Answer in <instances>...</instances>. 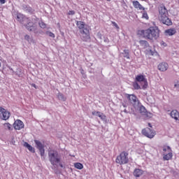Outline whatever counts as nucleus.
<instances>
[{
    "instance_id": "423d86ee",
    "label": "nucleus",
    "mask_w": 179,
    "mask_h": 179,
    "mask_svg": "<svg viewBox=\"0 0 179 179\" xmlns=\"http://www.w3.org/2000/svg\"><path fill=\"white\" fill-rule=\"evenodd\" d=\"M48 157L52 166H55L56 163H59L61 162V158L59 157V155H58V151L57 150L49 151Z\"/></svg>"
},
{
    "instance_id": "e433bc0d",
    "label": "nucleus",
    "mask_w": 179,
    "mask_h": 179,
    "mask_svg": "<svg viewBox=\"0 0 179 179\" xmlns=\"http://www.w3.org/2000/svg\"><path fill=\"white\" fill-rule=\"evenodd\" d=\"M148 127H150V128H152V124L150 123H148Z\"/></svg>"
},
{
    "instance_id": "cd10ccee",
    "label": "nucleus",
    "mask_w": 179,
    "mask_h": 179,
    "mask_svg": "<svg viewBox=\"0 0 179 179\" xmlns=\"http://www.w3.org/2000/svg\"><path fill=\"white\" fill-rule=\"evenodd\" d=\"M142 17H143L144 19H146V20H149V15H148V13L146 11H144L143 13Z\"/></svg>"
},
{
    "instance_id": "9d476101",
    "label": "nucleus",
    "mask_w": 179,
    "mask_h": 179,
    "mask_svg": "<svg viewBox=\"0 0 179 179\" xmlns=\"http://www.w3.org/2000/svg\"><path fill=\"white\" fill-rule=\"evenodd\" d=\"M34 142L41 153V157H44V155L45 154V150H44V145L38 140H35Z\"/></svg>"
},
{
    "instance_id": "6e6552de",
    "label": "nucleus",
    "mask_w": 179,
    "mask_h": 179,
    "mask_svg": "<svg viewBox=\"0 0 179 179\" xmlns=\"http://www.w3.org/2000/svg\"><path fill=\"white\" fill-rule=\"evenodd\" d=\"M10 117V113H9L6 109L0 107V120L6 121V120H9Z\"/></svg>"
},
{
    "instance_id": "473e14b6",
    "label": "nucleus",
    "mask_w": 179,
    "mask_h": 179,
    "mask_svg": "<svg viewBox=\"0 0 179 179\" xmlns=\"http://www.w3.org/2000/svg\"><path fill=\"white\" fill-rule=\"evenodd\" d=\"M6 3V0H0V3L1 4V5H3L4 3Z\"/></svg>"
},
{
    "instance_id": "7ed1b4c3",
    "label": "nucleus",
    "mask_w": 179,
    "mask_h": 179,
    "mask_svg": "<svg viewBox=\"0 0 179 179\" xmlns=\"http://www.w3.org/2000/svg\"><path fill=\"white\" fill-rule=\"evenodd\" d=\"M158 10V19L159 22H162L163 24H166V26H171L173 22H171V20L169 18V10H167L166 6L164 5H162L159 7Z\"/></svg>"
},
{
    "instance_id": "58836bf2",
    "label": "nucleus",
    "mask_w": 179,
    "mask_h": 179,
    "mask_svg": "<svg viewBox=\"0 0 179 179\" xmlns=\"http://www.w3.org/2000/svg\"><path fill=\"white\" fill-rule=\"evenodd\" d=\"M70 156H72L73 157H75V155H70Z\"/></svg>"
},
{
    "instance_id": "1a4fd4ad",
    "label": "nucleus",
    "mask_w": 179,
    "mask_h": 179,
    "mask_svg": "<svg viewBox=\"0 0 179 179\" xmlns=\"http://www.w3.org/2000/svg\"><path fill=\"white\" fill-rule=\"evenodd\" d=\"M142 134L144 135V136H146L147 138H150V139H152V138H155V135H156V133L153 131V130L150 129L149 127H146L142 130Z\"/></svg>"
},
{
    "instance_id": "a878e982",
    "label": "nucleus",
    "mask_w": 179,
    "mask_h": 179,
    "mask_svg": "<svg viewBox=\"0 0 179 179\" xmlns=\"http://www.w3.org/2000/svg\"><path fill=\"white\" fill-rule=\"evenodd\" d=\"M5 129H8V131H10L12 129V124L10 123H5L4 124Z\"/></svg>"
},
{
    "instance_id": "37998d69",
    "label": "nucleus",
    "mask_w": 179,
    "mask_h": 179,
    "mask_svg": "<svg viewBox=\"0 0 179 179\" xmlns=\"http://www.w3.org/2000/svg\"><path fill=\"white\" fill-rule=\"evenodd\" d=\"M0 179H1V178H0Z\"/></svg>"
},
{
    "instance_id": "6ab92c4d",
    "label": "nucleus",
    "mask_w": 179,
    "mask_h": 179,
    "mask_svg": "<svg viewBox=\"0 0 179 179\" xmlns=\"http://www.w3.org/2000/svg\"><path fill=\"white\" fill-rule=\"evenodd\" d=\"M24 146L25 148H27L28 150H29V152H31L32 153H34V152H36V150H34V148H33V146H31L27 142L24 143Z\"/></svg>"
},
{
    "instance_id": "4be33fe9",
    "label": "nucleus",
    "mask_w": 179,
    "mask_h": 179,
    "mask_svg": "<svg viewBox=\"0 0 179 179\" xmlns=\"http://www.w3.org/2000/svg\"><path fill=\"white\" fill-rule=\"evenodd\" d=\"M74 167L78 170H82L83 169V164L80 162H76L74 164Z\"/></svg>"
},
{
    "instance_id": "72a5a7b5",
    "label": "nucleus",
    "mask_w": 179,
    "mask_h": 179,
    "mask_svg": "<svg viewBox=\"0 0 179 179\" xmlns=\"http://www.w3.org/2000/svg\"><path fill=\"white\" fill-rule=\"evenodd\" d=\"M176 87H178L179 89V81H177L176 83L174 85Z\"/></svg>"
},
{
    "instance_id": "2eb2a0df",
    "label": "nucleus",
    "mask_w": 179,
    "mask_h": 179,
    "mask_svg": "<svg viewBox=\"0 0 179 179\" xmlns=\"http://www.w3.org/2000/svg\"><path fill=\"white\" fill-rule=\"evenodd\" d=\"M133 3V6L136 8V9H139L140 10H145V7L142 6L141 3H139V1H134L132 2Z\"/></svg>"
},
{
    "instance_id": "f257e3e1",
    "label": "nucleus",
    "mask_w": 179,
    "mask_h": 179,
    "mask_svg": "<svg viewBox=\"0 0 179 179\" xmlns=\"http://www.w3.org/2000/svg\"><path fill=\"white\" fill-rule=\"evenodd\" d=\"M138 36H141L146 40L153 41L157 40L160 36V30L157 27H150L146 29H141L138 31Z\"/></svg>"
},
{
    "instance_id": "20e7f679",
    "label": "nucleus",
    "mask_w": 179,
    "mask_h": 179,
    "mask_svg": "<svg viewBox=\"0 0 179 179\" xmlns=\"http://www.w3.org/2000/svg\"><path fill=\"white\" fill-rule=\"evenodd\" d=\"M76 26L78 29L80 30V34H82V40L83 41H85V43H87V41H90L91 37H90V31L89 29H87V26L83 21H77L76 22Z\"/></svg>"
},
{
    "instance_id": "b1692460",
    "label": "nucleus",
    "mask_w": 179,
    "mask_h": 179,
    "mask_svg": "<svg viewBox=\"0 0 179 179\" xmlns=\"http://www.w3.org/2000/svg\"><path fill=\"white\" fill-rule=\"evenodd\" d=\"M133 87L136 90H139V89H141V86L138 84L137 81L133 83Z\"/></svg>"
},
{
    "instance_id": "f704fd0d",
    "label": "nucleus",
    "mask_w": 179,
    "mask_h": 179,
    "mask_svg": "<svg viewBox=\"0 0 179 179\" xmlns=\"http://www.w3.org/2000/svg\"><path fill=\"white\" fill-rule=\"evenodd\" d=\"M92 115H97V111H92Z\"/></svg>"
},
{
    "instance_id": "c85d7f7f",
    "label": "nucleus",
    "mask_w": 179,
    "mask_h": 179,
    "mask_svg": "<svg viewBox=\"0 0 179 179\" xmlns=\"http://www.w3.org/2000/svg\"><path fill=\"white\" fill-rule=\"evenodd\" d=\"M47 34H48V36L50 37H52V38H55V34H54V33L51 32V31H48L46 32Z\"/></svg>"
},
{
    "instance_id": "9b49d317",
    "label": "nucleus",
    "mask_w": 179,
    "mask_h": 179,
    "mask_svg": "<svg viewBox=\"0 0 179 179\" xmlns=\"http://www.w3.org/2000/svg\"><path fill=\"white\" fill-rule=\"evenodd\" d=\"M136 82H144V85L143 89H146L148 87V80L145 78V76L142 74L138 75L136 76Z\"/></svg>"
},
{
    "instance_id": "f8f14e48",
    "label": "nucleus",
    "mask_w": 179,
    "mask_h": 179,
    "mask_svg": "<svg viewBox=\"0 0 179 179\" xmlns=\"http://www.w3.org/2000/svg\"><path fill=\"white\" fill-rule=\"evenodd\" d=\"M13 128L14 129L20 131V129L24 128V124L23 123V122H22V120H17L14 122Z\"/></svg>"
},
{
    "instance_id": "f3484780",
    "label": "nucleus",
    "mask_w": 179,
    "mask_h": 179,
    "mask_svg": "<svg viewBox=\"0 0 179 179\" xmlns=\"http://www.w3.org/2000/svg\"><path fill=\"white\" fill-rule=\"evenodd\" d=\"M143 174V170L139 169H134L133 172V176H134V177H136V178L141 177V176H142Z\"/></svg>"
},
{
    "instance_id": "c756f323",
    "label": "nucleus",
    "mask_w": 179,
    "mask_h": 179,
    "mask_svg": "<svg viewBox=\"0 0 179 179\" xmlns=\"http://www.w3.org/2000/svg\"><path fill=\"white\" fill-rule=\"evenodd\" d=\"M112 24L117 29L120 30V27L118 26V24H117V22L112 21Z\"/></svg>"
},
{
    "instance_id": "a19ab883",
    "label": "nucleus",
    "mask_w": 179,
    "mask_h": 179,
    "mask_svg": "<svg viewBox=\"0 0 179 179\" xmlns=\"http://www.w3.org/2000/svg\"><path fill=\"white\" fill-rule=\"evenodd\" d=\"M1 62H0V68H1Z\"/></svg>"
},
{
    "instance_id": "393cba45",
    "label": "nucleus",
    "mask_w": 179,
    "mask_h": 179,
    "mask_svg": "<svg viewBox=\"0 0 179 179\" xmlns=\"http://www.w3.org/2000/svg\"><path fill=\"white\" fill-rule=\"evenodd\" d=\"M96 116L99 117L101 120H104L106 118V115H103V113L97 111Z\"/></svg>"
},
{
    "instance_id": "5701e85b",
    "label": "nucleus",
    "mask_w": 179,
    "mask_h": 179,
    "mask_svg": "<svg viewBox=\"0 0 179 179\" xmlns=\"http://www.w3.org/2000/svg\"><path fill=\"white\" fill-rule=\"evenodd\" d=\"M57 98L59 99V100H62V101H66V97H65V96H64V94L59 93L57 95Z\"/></svg>"
},
{
    "instance_id": "bb28decb",
    "label": "nucleus",
    "mask_w": 179,
    "mask_h": 179,
    "mask_svg": "<svg viewBox=\"0 0 179 179\" xmlns=\"http://www.w3.org/2000/svg\"><path fill=\"white\" fill-rule=\"evenodd\" d=\"M38 24L41 29H45V27H47V24L43 21L40 22Z\"/></svg>"
},
{
    "instance_id": "f03ea898",
    "label": "nucleus",
    "mask_w": 179,
    "mask_h": 179,
    "mask_svg": "<svg viewBox=\"0 0 179 179\" xmlns=\"http://www.w3.org/2000/svg\"><path fill=\"white\" fill-rule=\"evenodd\" d=\"M17 20L22 24H24V27L28 30V31H34V33H37V25L36 23L31 22L29 17L23 15H17Z\"/></svg>"
},
{
    "instance_id": "ea45409f",
    "label": "nucleus",
    "mask_w": 179,
    "mask_h": 179,
    "mask_svg": "<svg viewBox=\"0 0 179 179\" xmlns=\"http://www.w3.org/2000/svg\"><path fill=\"white\" fill-rule=\"evenodd\" d=\"M106 1H108V2H110V1H111V0H106Z\"/></svg>"
},
{
    "instance_id": "aec40b11",
    "label": "nucleus",
    "mask_w": 179,
    "mask_h": 179,
    "mask_svg": "<svg viewBox=\"0 0 179 179\" xmlns=\"http://www.w3.org/2000/svg\"><path fill=\"white\" fill-rule=\"evenodd\" d=\"M139 44L143 47V48H148V46L149 45V43H148V41L141 40L139 41Z\"/></svg>"
},
{
    "instance_id": "79ce46f5",
    "label": "nucleus",
    "mask_w": 179,
    "mask_h": 179,
    "mask_svg": "<svg viewBox=\"0 0 179 179\" xmlns=\"http://www.w3.org/2000/svg\"><path fill=\"white\" fill-rule=\"evenodd\" d=\"M34 87H36V85H34Z\"/></svg>"
},
{
    "instance_id": "4c0bfd02",
    "label": "nucleus",
    "mask_w": 179,
    "mask_h": 179,
    "mask_svg": "<svg viewBox=\"0 0 179 179\" xmlns=\"http://www.w3.org/2000/svg\"><path fill=\"white\" fill-rule=\"evenodd\" d=\"M163 45H164L166 47V44L164 43H162Z\"/></svg>"
},
{
    "instance_id": "7c9ffc66",
    "label": "nucleus",
    "mask_w": 179,
    "mask_h": 179,
    "mask_svg": "<svg viewBox=\"0 0 179 179\" xmlns=\"http://www.w3.org/2000/svg\"><path fill=\"white\" fill-rule=\"evenodd\" d=\"M24 40H26L27 41H30V35H25L24 36Z\"/></svg>"
},
{
    "instance_id": "412c9836",
    "label": "nucleus",
    "mask_w": 179,
    "mask_h": 179,
    "mask_svg": "<svg viewBox=\"0 0 179 179\" xmlns=\"http://www.w3.org/2000/svg\"><path fill=\"white\" fill-rule=\"evenodd\" d=\"M124 58H127V59H131V57H129V50H124Z\"/></svg>"
},
{
    "instance_id": "39448f33",
    "label": "nucleus",
    "mask_w": 179,
    "mask_h": 179,
    "mask_svg": "<svg viewBox=\"0 0 179 179\" xmlns=\"http://www.w3.org/2000/svg\"><path fill=\"white\" fill-rule=\"evenodd\" d=\"M129 152L128 151L121 152L115 159V163L122 166L124 164H128L129 163Z\"/></svg>"
},
{
    "instance_id": "a211bd4d",
    "label": "nucleus",
    "mask_w": 179,
    "mask_h": 179,
    "mask_svg": "<svg viewBox=\"0 0 179 179\" xmlns=\"http://www.w3.org/2000/svg\"><path fill=\"white\" fill-rule=\"evenodd\" d=\"M176 33L177 31L174 28L165 30V34H166V36H174V34H176Z\"/></svg>"
},
{
    "instance_id": "dca6fc26",
    "label": "nucleus",
    "mask_w": 179,
    "mask_h": 179,
    "mask_svg": "<svg viewBox=\"0 0 179 179\" xmlns=\"http://www.w3.org/2000/svg\"><path fill=\"white\" fill-rule=\"evenodd\" d=\"M126 97L127 99H129L130 103H136V100H137L136 96L134 94H126Z\"/></svg>"
},
{
    "instance_id": "4468645a",
    "label": "nucleus",
    "mask_w": 179,
    "mask_h": 179,
    "mask_svg": "<svg viewBox=\"0 0 179 179\" xmlns=\"http://www.w3.org/2000/svg\"><path fill=\"white\" fill-rule=\"evenodd\" d=\"M170 115L175 121L179 122V112L177 110H173L171 112Z\"/></svg>"
},
{
    "instance_id": "2f4dec72",
    "label": "nucleus",
    "mask_w": 179,
    "mask_h": 179,
    "mask_svg": "<svg viewBox=\"0 0 179 179\" xmlns=\"http://www.w3.org/2000/svg\"><path fill=\"white\" fill-rule=\"evenodd\" d=\"M68 15H75V10H69L68 12Z\"/></svg>"
},
{
    "instance_id": "ddd939ff",
    "label": "nucleus",
    "mask_w": 179,
    "mask_h": 179,
    "mask_svg": "<svg viewBox=\"0 0 179 179\" xmlns=\"http://www.w3.org/2000/svg\"><path fill=\"white\" fill-rule=\"evenodd\" d=\"M159 71L161 72H166L169 69V64L166 62H162L157 66Z\"/></svg>"
},
{
    "instance_id": "0eeeda50",
    "label": "nucleus",
    "mask_w": 179,
    "mask_h": 179,
    "mask_svg": "<svg viewBox=\"0 0 179 179\" xmlns=\"http://www.w3.org/2000/svg\"><path fill=\"white\" fill-rule=\"evenodd\" d=\"M162 149L164 153H166V152H168L167 154H164L163 159L164 161L171 160V159H173V150H171V148H170V146L164 145Z\"/></svg>"
},
{
    "instance_id": "c9c22d12",
    "label": "nucleus",
    "mask_w": 179,
    "mask_h": 179,
    "mask_svg": "<svg viewBox=\"0 0 179 179\" xmlns=\"http://www.w3.org/2000/svg\"><path fill=\"white\" fill-rule=\"evenodd\" d=\"M59 166L62 169L64 168V165L62 164V163L59 162Z\"/></svg>"
}]
</instances>
